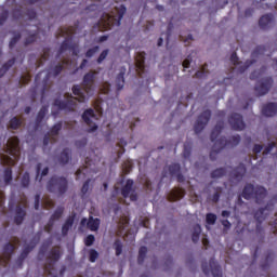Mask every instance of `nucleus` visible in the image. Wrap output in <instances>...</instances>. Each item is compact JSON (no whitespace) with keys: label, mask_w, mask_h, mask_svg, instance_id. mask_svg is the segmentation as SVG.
Segmentation results:
<instances>
[{"label":"nucleus","mask_w":277,"mask_h":277,"mask_svg":"<svg viewBox=\"0 0 277 277\" xmlns=\"http://www.w3.org/2000/svg\"><path fill=\"white\" fill-rule=\"evenodd\" d=\"M114 248L116 256H120V254H122V241L120 239H116L114 242Z\"/></svg>","instance_id":"nucleus-50"},{"label":"nucleus","mask_w":277,"mask_h":277,"mask_svg":"<svg viewBox=\"0 0 277 277\" xmlns=\"http://www.w3.org/2000/svg\"><path fill=\"white\" fill-rule=\"evenodd\" d=\"M36 248V242H30L29 245L25 246L23 251L21 252L19 256L17 258V265L19 267H23V262L27 256H29V253Z\"/></svg>","instance_id":"nucleus-25"},{"label":"nucleus","mask_w":277,"mask_h":277,"mask_svg":"<svg viewBox=\"0 0 277 277\" xmlns=\"http://www.w3.org/2000/svg\"><path fill=\"white\" fill-rule=\"evenodd\" d=\"M90 183H92V180L91 179H88L83 185H82V188H81V194L82 196H85V194H88V192H90Z\"/></svg>","instance_id":"nucleus-56"},{"label":"nucleus","mask_w":277,"mask_h":277,"mask_svg":"<svg viewBox=\"0 0 277 277\" xmlns=\"http://www.w3.org/2000/svg\"><path fill=\"white\" fill-rule=\"evenodd\" d=\"M94 81H96V71L91 70L83 76L80 89L87 101L94 94Z\"/></svg>","instance_id":"nucleus-6"},{"label":"nucleus","mask_w":277,"mask_h":277,"mask_svg":"<svg viewBox=\"0 0 277 277\" xmlns=\"http://www.w3.org/2000/svg\"><path fill=\"white\" fill-rule=\"evenodd\" d=\"M14 64H16V57L9 60L2 65V67L0 68V79L2 77H5V74L12 68V66H14Z\"/></svg>","instance_id":"nucleus-34"},{"label":"nucleus","mask_w":277,"mask_h":277,"mask_svg":"<svg viewBox=\"0 0 277 277\" xmlns=\"http://www.w3.org/2000/svg\"><path fill=\"white\" fill-rule=\"evenodd\" d=\"M200 233H202V228L200 227L199 224L195 225L194 232L192 235V239L194 243H198L200 241Z\"/></svg>","instance_id":"nucleus-41"},{"label":"nucleus","mask_w":277,"mask_h":277,"mask_svg":"<svg viewBox=\"0 0 277 277\" xmlns=\"http://www.w3.org/2000/svg\"><path fill=\"white\" fill-rule=\"evenodd\" d=\"M209 120H211V110H203L197 118L194 124V132L196 135L202 133L207 124H209Z\"/></svg>","instance_id":"nucleus-11"},{"label":"nucleus","mask_w":277,"mask_h":277,"mask_svg":"<svg viewBox=\"0 0 277 277\" xmlns=\"http://www.w3.org/2000/svg\"><path fill=\"white\" fill-rule=\"evenodd\" d=\"M201 269L206 276L212 274L213 277H223L222 275V266L217 264L215 259H210L209 263L207 261L201 263Z\"/></svg>","instance_id":"nucleus-10"},{"label":"nucleus","mask_w":277,"mask_h":277,"mask_svg":"<svg viewBox=\"0 0 277 277\" xmlns=\"http://www.w3.org/2000/svg\"><path fill=\"white\" fill-rule=\"evenodd\" d=\"M26 16H28L29 21H34L35 18H37L38 13H36L35 9H28L26 11Z\"/></svg>","instance_id":"nucleus-61"},{"label":"nucleus","mask_w":277,"mask_h":277,"mask_svg":"<svg viewBox=\"0 0 277 277\" xmlns=\"http://www.w3.org/2000/svg\"><path fill=\"white\" fill-rule=\"evenodd\" d=\"M21 240H18V238H14V243L12 242H6L3 246V261H4V265H8L12 259V255L14 254V250H16V245L19 243Z\"/></svg>","instance_id":"nucleus-18"},{"label":"nucleus","mask_w":277,"mask_h":277,"mask_svg":"<svg viewBox=\"0 0 277 277\" xmlns=\"http://www.w3.org/2000/svg\"><path fill=\"white\" fill-rule=\"evenodd\" d=\"M168 172L170 176H175L177 183H185V175L181 173V164L180 163H172L168 167L163 168L162 171V179H166L168 176Z\"/></svg>","instance_id":"nucleus-12"},{"label":"nucleus","mask_w":277,"mask_h":277,"mask_svg":"<svg viewBox=\"0 0 277 277\" xmlns=\"http://www.w3.org/2000/svg\"><path fill=\"white\" fill-rule=\"evenodd\" d=\"M42 163H37V175H36V181H39V183H42V177L47 176L49 174V167H45L42 171ZM41 171V173H40Z\"/></svg>","instance_id":"nucleus-35"},{"label":"nucleus","mask_w":277,"mask_h":277,"mask_svg":"<svg viewBox=\"0 0 277 277\" xmlns=\"http://www.w3.org/2000/svg\"><path fill=\"white\" fill-rule=\"evenodd\" d=\"M230 62L234 66H239V56H237V52L232 53Z\"/></svg>","instance_id":"nucleus-64"},{"label":"nucleus","mask_w":277,"mask_h":277,"mask_svg":"<svg viewBox=\"0 0 277 277\" xmlns=\"http://www.w3.org/2000/svg\"><path fill=\"white\" fill-rule=\"evenodd\" d=\"M69 51H71L72 55L77 57V55H79V44L70 43Z\"/></svg>","instance_id":"nucleus-62"},{"label":"nucleus","mask_w":277,"mask_h":277,"mask_svg":"<svg viewBox=\"0 0 277 277\" xmlns=\"http://www.w3.org/2000/svg\"><path fill=\"white\" fill-rule=\"evenodd\" d=\"M274 209V206L272 203H267L265 208H260L255 213H254V220L258 222L256 228L259 229L261 224L266 220L269 211ZM267 211V212H266Z\"/></svg>","instance_id":"nucleus-19"},{"label":"nucleus","mask_w":277,"mask_h":277,"mask_svg":"<svg viewBox=\"0 0 277 277\" xmlns=\"http://www.w3.org/2000/svg\"><path fill=\"white\" fill-rule=\"evenodd\" d=\"M96 259H98V251H96L95 249H91L89 251L90 263H96Z\"/></svg>","instance_id":"nucleus-53"},{"label":"nucleus","mask_w":277,"mask_h":277,"mask_svg":"<svg viewBox=\"0 0 277 277\" xmlns=\"http://www.w3.org/2000/svg\"><path fill=\"white\" fill-rule=\"evenodd\" d=\"M75 217H77L76 213H71V215H69L65 223L62 226V235L63 237H66V235H68V232L72 228V225L75 224Z\"/></svg>","instance_id":"nucleus-29"},{"label":"nucleus","mask_w":277,"mask_h":277,"mask_svg":"<svg viewBox=\"0 0 277 277\" xmlns=\"http://www.w3.org/2000/svg\"><path fill=\"white\" fill-rule=\"evenodd\" d=\"M274 25V14L263 15L259 21L261 29H269Z\"/></svg>","instance_id":"nucleus-28"},{"label":"nucleus","mask_w":277,"mask_h":277,"mask_svg":"<svg viewBox=\"0 0 277 277\" xmlns=\"http://www.w3.org/2000/svg\"><path fill=\"white\" fill-rule=\"evenodd\" d=\"M127 74V68L121 67L120 72L118 74L116 78V88L118 92L124 88V75Z\"/></svg>","instance_id":"nucleus-32"},{"label":"nucleus","mask_w":277,"mask_h":277,"mask_svg":"<svg viewBox=\"0 0 277 277\" xmlns=\"http://www.w3.org/2000/svg\"><path fill=\"white\" fill-rule=\"evenodd\" d=\"M49 246H51V243H43L40 249H39V256H44L47 254V251L49 250Z\"/></svg>","instance_id":"nucleus-63"},{"label":"nucleus","mask_w":277,"mask_h":277,"mask_svg":"<svg viewBox=\"0 0 277 277\" xmlns=\"http://www.w3.org/2000/svg\"><path fill=\"white\" fill-rule=\"evenodd\" d=\"M3 179L5 185H10L12 183V168H6L3 173Z\"/></svg>","instance_id":"nucleus-47"},{"label":"nucleus","mask_w":277,"mask_h":277,"mask_svg":"<svg viewBox=\"0 0 277 277\" xmlns=\"http://www.w3.org/2000/svg\"><path fill=\"white\" fill-rule=\"evenodd\" d=\"M265 70H267V67L263 66L260 71H253L250 75V79L252 81H254L255 79H259L261 77V75H263V72H265Z\"/></svg>","instance_id":"nucleus-51"},{"label":"nucleus","mask_w":277,"mask_h":277,"mask_svg":"<svg viewBox=\"0 0 277 277\" xmlns=\"http://www.w3.org/2000/svg\"><path fill=\"white\" fill-rule=\"evenodd\" d=\"M62 121H60L55 123L48 132L52 136V144H55V142H57V136L60 135V131H62Z\"/></svg>","instance_id":"nucleus-31"},{"label":"nucleus","mask_w":277,"mask_h":277,"mask_svg":"<svg viewBox=\"0 0 277 277\" xmlns=\"http://www.w3.org/2000/svg\"><path fill=\"white\" fill-rule=\"evenodd\" d=\"M61 259H62V249L60 247L52 248L48 253V261H50V263L44 265L43 272L48 276H51V274H53V271L55 269V266L53 264L57 263V261H60Z\"/></svg>","instance_id":"nucleus-7"},{"label":"nucleus","mask_w":277,"mask_h":277,"mask_svg":"<svg viewBox=\"0 0 277 277\" xmlns=\"http://www.w3.org/2000/svg\"><path fill=\"white\" fill-rule=\"evenodd\" d=\"M94 241H96V238L94 237V235H88L84 239V246L90 247L94 245Z\"/></svg>","instance_id":"nucleus-59"},{"label":"nucleus","mask_w":277,"mask_h":277,"mask_svg":"<svg viewBox=\"0 0 277 277\" xmlns=\"http://www.w3.org/2000/svg\"><path fill=\"white\" fill-rule=\"evenodd\" d=\"M87 226L89 229L95 233L98 230V228H101V219H94L93 216H90Z\"/></svg>","instance_id":"nucleus-33"},{"label":"nucleus","mask_w":277,"mask_h":277,"mask_svg":"<svg viewBox=\"0 0 277 277\" xmlns=\"http://www.w3.org/2000/svg\"><path fill=\"white\" fill-rule=\"evenodd\" d=\"M25 215H27V212H25V209L23 207L17 206L15 208V216H14V222L17 224V226H21L23 222L25 221Z\"/></svg>","instance_id":"nucleus-30"},{"label":"nucleus","mask_w":277,"mask_h":277,"mask_svg":"<svg viewBox=\"0 0 277 277\" xmlns=\"http://www.w3.org/2000/svg\"><path fill=\"white\" fill-rule=\"evenodd\" d=\"M64 207L60 206L56 208V211L53 212V214L50 216V220L45 226V229L48 233H50V230L53 228L55 222H57V220H62V216L64 215Z\"/></svg>","instance_id":"nucleus-21"},{"label":"nucleus","mask_w":277,"mask_h":277,"mask_svg":"<svg viewBox=\"0 0 277 277\" xmlns=\"http://www.w3.org/2000/svg\"><path fill=\"white\" fill-rule=\"evenodd\" d=\"M68 50H70V40L65 39V40L62 42V44H61V47H60V49H58L57 57H60V56L62 55V53H64L65 51H68Z\"/></svg>","instance_id":"nucleus-44"},{"label":"nucleus","mask_w":277,"mask_h":277,"mask_svg":"<svg viewBox=\"0 0 277 277\" xmlns=\"http://www.w3.org/2000/svg\"><path fill=\"white\" fill-rule=\"evenodd\" d=\"M211 179H222V176H226V168H219L211 172Z\"/></svg>","instance_id":"nucleus-42"},{"label":"nucleus","mask_w":277,"mask_h":277,"mask_svg":"<svg viewBox=\"0 0 277 277\" xmlns=\"http://www.w3.org/2000/svg\"><path fill=\"white\" fill-rule=\"evenodd\" d=\"M94 116H96V115L94 114V109H92V108L84 110L82 114L83 122H85V124H88V127H90V129L88 130L89 133H94V131H96V129H98V126H96V123H94L92 121V118H94Z\"/></svg>","instance_id":"nucleus-20"},{"label":"nucleus","mask_w":277,"mask_h":277,"mask_svg":"<svg viewBox=\"0 0 277 277\" xmlns=\"http://www.w3.org/2000/svg\"><path fill=\"white\" fill-rule=\"evenodd\" d=\"M29 183H31V177L29 176V172H25L22 176L21 185L27 189V187H29Z\"/></svg>","instance_id":"nucleus-46"},{"label":"nucleus","mask_w":277,"mask_h":277,"mask_svg":"<svg viewBox=\"0 0 277 277\" xmlns=\"http://www.w3.org/2000/svg\"><path fill=\"white\" fill-rule=\"evenodd\" d=\"M267 52V47L258 45L251 53L252 60H247L243 65L238 67V72L243 74L245 71L252 66V64H256V60L260 55H265Z\"/></svg>","instance_id":"nucleus-8"},{"label":"nucleus","mask_w":277,"mask_h":277,"mask_svg":"<svg viewBox=\"0 0 277 277\" xmlns=\"http://www.w3.org/2000/svg\"><path fill=\"white\" fill-rule=\"evenodd\" d=\"M107 55H109V49L104 50L100 56L97 57V64H103V62H105V60H107Z\"/></svg>","instance_id":"nucleus-55"},{"label":"nucleus","mask_w":277,"mask_h":277,"mask_svg":"<svg viewBox=\"0 0 277 277\" xmlns=\"http://www.w3.org/2000/svg\"><path fill=\"white\" fill-rule=\"evenodd\" d=\"M47 189L50 194H57L64 196L68 192V180L64 176L53 175L47 183Z\"/></svg>","instance_id":"nucleus-4"},{"label":"nucleus","mask_w":277,"mask_h":277,"mask_svg":"<svg viewBox=\"0 0 277 277\" xmlns=\"http://www.w3.org/2000/svg\"><path fill=\"white\" fill-rule=\"evenodd\" d=\"M127 14V6L121 4L117 11V15L104 13L100 21L93 26V29L97 31H109L111 27H120V22L124 18Z\"/></svg>","instance_id":"nucleus-3"},{"label":"nucleus","mask_w":277,"mask_h":277,"mask_svg":"<svg viewBox=\"0 0 277 277\" xmlns=\"http://www.w3.org/2000/svg\"><path fill=\"white\" fill-rule=\"evenodd\" d=\"M135 65L138 70L140 77H142V74L146 69V53L142 52L136 55Z\"/></svg>","instance_id":"nucleus-26"},{"label":"nucleus","mask_w":277,"mask_h":277,"mask_svg":"<svg viewBox=\"0 0 277 277\" xmlns=\"http://www.w3.org/2000/svg\"><path fill=\"white\" fill-rule=\"evenodd\" d=\"M89 161L90 160L87 158L85 167L76 171V181H81V179H85V172H88V166H90Z\"/></svg>","instance_id":"nucleus-39"},{"label":"nucleus","mask_w":277,"mask_h":277,"mask_svg":"<svg viewBox=\"0 0 277 277\" xmlns=\"http://www.w3.org/2000/svg\"><path fill=\"white\" fill-rule=\"evenodd\" d=\"M9 127L13 131H16L17 129H21L23 127V119H19L18 117H13L9 121Z\"/></svg>","instance_id":"nucleus-37"},{"label":"nucleus","mask_w":277,"mask_h":277,"mask_svg":"<svg viewBox=\"0 0 277 277\" xmlns=\"http://www.w3.org/2000/svg\"><path fill=\"white\" fill-rule=\"evenodd\" d=\"M133 180H127L126 185L121 188V196L130 198L132 202H136L137 193L133 189Z\"/></svg>","instance_id":"nucleus-17"},{"label":"nucleus","mask_w":277,"mask_h":277,"mask_svg":"<svg viewBox=\"0 0 277 277\" xmlns=\"http://www.w3.org/2000/svg\"><path fill=\"white\" fill-rule=\"evenodd\" d=\"M183 156L184 159H189V157H192V142L184 143Z\"/></svg>","instance_id":"nucleus-45"},{"label":"nucleus","mask_w":277,"mask_h":277,"mask_svg":"<svg viewBox=\"0 0 277 277\" xmlns=\"http://www.w3.org/2000/svg\"><path fill=\"white\" fill-rule=\"evenodd\" d=\"M277 114V103L271 102L262 106V115L266 118H274Z\"/></svg>","instance_id":"nucleus-24"},{"label":"nucleus","mask_w":277,"mask_h":277,"mask_svg":"<svg viewBox=\"0 0 277 277\" xmlns=\"http://www.w3.org/2000/svg\"><path fill=\"white\" fill-rule=\"evenodd\" d=\"M100 47L95 45L93 48H90L87 52H85V57L91 58L94 57V55H96V52L100 51Z\"/></svg>","instance_id":"nucleus-52"},{"label":"nucleus","mask_w":277,"mask_h":277,"mask_svg":"<svg viewBox=\"0 0 277 277\" xmlns=\"http://www.w3.org/2000/svg\"><path fill=\"white\" fill-rule=\"evenodd\" d=\"M18 40H21V32H17L14 35V37L9 42V48L12 49L13 47H16L18 43Z\"/></svg>","instance_id":"nucleus-54"},{"label":"nucleus","mask_w":277,"mask_h":277,"mask_svg":"<svg viewBox=\"0 0 277 277\" xmlns=\"http://www.w3.org/2000/svg\"><path fill=\"white\" fill-rule=\"evenodd\" d=\"M6 153L11 155V157L15 158L21 155V140L18 138V136H12L8 140Z\"/></svg>","instance_id":"nucleus-15"},{"label":"nucleus","mask_w":277,"mask_h":277,"mask_svg":"<svg viewBox=\"0 0 277 277\" xmlns=\"http://www.w3.org/2000/svg\"><path fill=\"white\" fill-rule=\"evenodd\" d=\"M247 172H248V170L246 169V164L239 163V166H237L232 171L233 181H236L237 183H241V181H243V177L246 176Z\"/></svg>","instance_id":"nucleus-22"},{"label":"nucleus","mask_w":277,"mask_h":277,"mask_svg":"<svg viewBox=\"0 0 277 277\" xmlns=\"http://www.w3.org/2000/svg\"><path fill=\"white\" fill-rule=\"evenodd\" d=\"M223 193H224V188H222L221 186L214 187V194L210 196L211 202H214V203L220 202V198Z\"/></svg>","instance_id":"nucleus-38"},{"label":"nucleus","mask_w":277,"mask_h":277,"mask_svg":"<svg viewBox=\"0 0 277 277\" xmlns=\"http://www.w3.org/2000/svg\"><path fill=\"white\" fill-rule=\"evenodd\" d=\"M49 49H43V54L41 56V58L38 62V66H42V64H44V62H47V60H49Z\"/></svg>","instance_id":"nucleus-57"},{"label":"nucleus","mask_w":277,"mask_h":277,"mask_svg":"<svg viewBox=\"0 0 277 277\" xmlns=\"http://www.w3.org/2000/svg\"><path fill=\"white\" fill-rule=\"evenodd\" d=\"M71 92L74 96H77V97H72L71 94H68L69 100L62 101L60 98H55L53 102L54 107H57L60 111H75L77 107V101L78 103H85L88 101L85 93L81 91V85L75 84L71 88Z\"/></svg>","instance_id":"nucleus-1"},{"label":"nucleus","mask_w":277,"mask_h":277,"mask_svg":"<svg viewBox=\"0 0 277 277\" xmlns=\"http://www.w3.org/2000/svg\"><path fill=\"white\" fill-rule=\"evenodd\" d=\"M228 124L234 131H243L246 129V122L243 121V116L233 113L228 118Z\"/></svg>","instance_id":"nucleus-16"},{"label":"nucleus","mask_w":277,"mask_h":277,"mask_svg":"<svg viewBox=\"0 0 277 277\" xmlns=\"http://www.w3.org/2000/svg\"><path fill=\"white\" fill-rule=\"evenodd\" d=\"M31 81V74L27 72L26 75L21 77L19 83L21 85H27Z\"/></svg>","instance_id":"nucleus-58"},{"label":"nucleus","mask_w":277,"mask_h":277,"mask_svg":"<svg viewBox=\"0 0 277 277\" xmlns=\"http://www.w3.org/2000/svg\"><path fill=\"white\" fill-rule=\"evenodd\" d=\"M215 222H217V215L211 212L206 214V223L209 224V226H213Z\"/></svg>","instance_id":"nucleus-49"},{"label":"nucleus","mask_w":277,"mask_h":277,"mask_svg":"<svg viewBox=\"0 0 277 277\" xmlns=\"http://www.w3.org/2000/svg\"><path fill=\"white\" fill-rule=\"evenodd\" d=\"M241 142V136L239 134L233 135L227 140L226 137H221L215 141V146H220V148H234V146H239Z\"/></svg>","instance_id":"nucleus-14"},{"label":"nucleus","mask_w":277,"mask_h":277,"mask_svg":"<svg viewBox=\"0 0 277 277\" xmlns=\"http://www.w3.org/2000/svg\"><path fill=\"white\" fill-rule=\"evenodd\" d=\"M222 131H224V121L220 120L216 122L215 127L213 128L210 134L211 142H214L213 148L210 151L211 161H215L217 159V154L221 150H224V148H220V145H215V142H217V137L220 136V133H222Z\"/></svg>","instance_id":"nucleus-5"},{"label":"nucleus","mask_w":277,"mask_h":277,"mask_svg":"<svg viewBox=\"0 0 277 277\" xmlns=\"http://www.w3.org/2000/svg\"><path fill=\"white\" fill-rule=\"evenodd\" d=\"M185 197V188L172 189L168 195L169 202H176Z\"/></svg>","instance_id":"nucleus-27"},{"label":"nucleus","mask_w":277,"mask_h":277,"mask_svg":"<svg viewBox=\"0 0 277 277\" xmlns=\"http://www.w3.org/2000/svg\"><path fill=\"white\" fill-rule=\"evenodd\" d=\"M68 161H70V150L68 148H65L58 156V163H61V166H66Z\"/></svg>","instance_id":"nucleus-36"},{"label":"nucleus","mask_w":277,"mask_h":277,"mask_svg":"<svg viewBox=\"0 0 277 277\" xmlns=\"http://www.w3.org/2000/svg\"><path fill=\"white\" fill-rule=\"evenodd\" d=\"M276 148V142L269 143L263 150V155H269L272 150Z\"/></svg>","instance_id":"nucleus-60"},{"label":"nucleus","mask_w":277,"mask_h":277,"mask_svg":"<svg viewBox=\"0 0 277 277\" xmlns=\"http://www.w3.org/2000/svg\"><path fill=\"white\" fill-rule=\"evenodd\" d=\"M64 64H68V61H63L62 63H58L57 65L54 66V68L49 71L43 79V87L41 90V98H44L47 92L49 91L50 84H49V79H51V75L53 77H58V75H62V70H64Z\"/></svg>","instance_id":"nucleus-9"},{"label":"nucleus","mask_w":277,"mask_h":277,"mask_svg":"<svg viewBox=\"0 0 277 277\" xmlns=\"http://www.w3.org/2000/svg\"><path fill=\"white\" fill-rule=\"evenodd\" d=\"M36 40H38V32L29 35L24 41V47H29V44H34Z\"/></svg>","instance_id":"nucleus-48"},{"label":"nucleus","mask_w":277,"mask_h":277,"mask_svg":"<svg viewBox=\"0 0 277 277\" xmlns=\"http://www.w3.org/2000/svg\"><path fill=\"white\" fill-rule=\"evenodd\" d=\"M146 254H148V248L146 247H141L138 249V256H137V263L138 265H142L146 259Z\"/></svg>","instance_id":"nucleus-40"},{"label":"nucleus","mask_w":277,"mask_h":277,"mask_svg":"<svg viewBox=\"0 0 277 277\" xmlns=\"http://www.w3.org/2000/svg\"><path fill=\"white\" fill-rule=\"evenodd\" d=\"M47 114H49V106H42L37 114L36 120H35V126L34 129L35 131H40L42 129V121L47 117Z\"/></svg>","instance_id":"nucleus-23"},{"label":"nucleus","mask_w":277,"mask_h":277,"mask_svg":"<svg viewBox=\"0 0 277 277\" xmlns=\"http://www.w3.org/2000/svg\"><path fill=\"white\" fill-rule=\"evenodd\" d=\"M207 64H205L201 68V70H197L196 74L194 75L195 79H205L207 75H209V70L207 69Z\"/></svg>","instance_id":"nucleus-43"},{"label":"nucleus","mask_w":277,"mask_h":277,"mask_svg":"<svg viewBox=\"0 0 277 277\" xmlns=\"http://www.w3.org/2000/svg\"><path fill=\"white\" fill-rule=\"evenodd\" d=\"M273 85H274V78L266 77L255 84L254 91L256 92L258 96H265V94H267L269 90H272Z\"/></svg>","instance_id":"nucleus-13"},{"label":"nucleus","mask_w":277,"mask_h":277,"mask_svg":"<svg viewBox=\"0 0 277 277\" xmlns=\"http://www.w3.org/2000/svg\"><path fill=\"white\" fill-rule=\"evenodd\" d=\"M243 198L245 200H252L253 198L256 205H263V201L267 198V188L261 185L246 184L241 195L237 198L236 205L238 207L243 206Z\"/></svg>","instance_id":"nucleus-2"}]
</instances>
